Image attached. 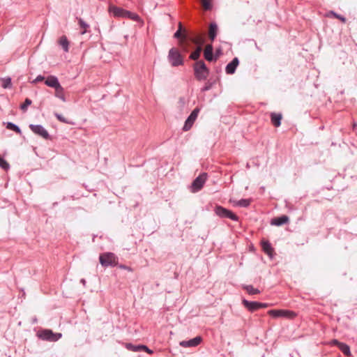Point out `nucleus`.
Here are the masks:
<instances>
[{
	"mask_svg": "<svg viewBox=\"0 0 357 357\" xmlns=\"http://www.w3.org/2000/svg\"><path fill=\"white\" fill-rule=\"evenodd\" d=\"M1 86L3 89H10L12 87L11 78L8 77L2 79Z\"/></svg>",
	"mask_w": 357,
	"mask_h": 357,
	"instance_id": "nucleus-27",
	"label": "nucleus"
},
{
	"mask_svg": "<svg viewBox=\"0 0 357 357\" xmlns=\"http://www.w3.org/2000/svg\"><path fill=\"white\" fill-rule=\"evenodd\" d=\"M289 218L287 215H283L275 218H273L271 221V224L275 226H282L284 224L288 223Z\"/></svg>",
	"mask_w": 357,
	"mask_h": 357,
	"instance_id": "nucleus-17",
	"label": "nucleus"
},
{
	"mask_svg": "<svg viewBox=\"0 0 357 357\" xmlns=\"http://www.w3.org/2000/svg\"><path fill=\"white\" fill-rule=\"evenodd\" d=\"M219 52H220V50H218V51L216 52V54H219Z\"/></svg>",
	"mask_w": 357,
	"mask_h": 357,
	"instance_id": "nucleus-43",
	"label": "nucleus"
},
{
	"mask_svg": "<svg viewBox=\"0 0 357 357\" xmlns=\"http://www.w3.org/2000/svg\"><path fill=\"white\" fill-rule=\"evenodd\" d=\"M193 69L195 77L198 81L206 79L209 75V69L202 60L196 61L193 66Z\"/></svg>",
	"mask_w": 357,
	"mask_h": 357,
	"instance_id": "nucleus-2",
	"label": "nucleus"
},
{
	"mask_svg": "<svg viewBox=\"0 0 357 357\" xmlns=\"http://www.w3.org/2000/svg\"><path fill=\"white\" fill-rule=\"evenodd\" d=\"M80 282H81L84 286H85V285H86V282L85 279L82 278V279H81V280H80Z\"/></svg>",
	"mask_w": 357,
	"mask_h": 357,
	"instance_id": "nucleus-41",
	"label": "nucleus"
},
{
	"mask_svg": "<svg viewBox=\"0 0 357 357\" xmlns=\"http://www.w3.org/2000/svg\"><path fill=\"white\" fill-rule=\"evenodd\" d=\"M218 25L215 22H211L209 25L208 36L211 41H213L217 36Z\"/></svg>",
	"mask_w": 357,
	"mask_h": 357,
	"instance_id": "nucleus-21",
	"label": "nucleus"
},
{
	"mask_svg": "<svg viewBox=\"0 0 357 357\" xmlns=\"http://www.w3.org/2000/svg\"><path fill=\"white\" fill-rule=\"evenodd\" d=\"M199 111L200 109L199 107H196L192 111V112L185 121L184 126L183 127V131H188L189 130L191 129L196 119L197 118Z\"/></svg>",
	"mask_w": 357,
	"mask_h": 357,
	"instance_id": "nucleus-9",
	"label": "nucleus"
},
{
	"mask_svg": "<svg viewBox=\"0 0 357 357\" xmlns=\"http://www.w3.org/2000/svg\"><path fill=\"white\" fill-rule=\"evenodd\" d=\"M251 203L250 199H241L235 203V205L239 207L246 208L250 206Z\"/></svg>",
	"mask_w": 357,
	"mask_h": 357,
	"instance_id": "nucleus-26",
	"label": "nucleus"
},
{
	"mask_svg": "<svg viewBox=\"0 0 357 357\" xmlns=\"http://www.w3.org/2000/svg\"><path fill=\"white\" fill-rule=\"evenodd\" d=\"M56 96L61 99L62 101L66 102V98L63 94V88L61 90L56 91Z\"/></svg>",
	"mask_w": 357,
	"mask_h": 357,
	"instance_id": "nucleus-35",
	"label": "nucleus"
},
{
	"mask_svg": "<svg viewBox=\"0 0 357 357\" xmlns=\"http://www.w3.org/2000/svg\"><path fill=\"white\" fill-rule=\"evenodd\" d=\"M109 13L115 17L128 18L137 22H143L141 17L137 13L115 6H109Z\"/></svg>",
	"mask_w": 357,
	"mask_h": 357,
	"instance_id": "nucleus-1",
	"label": "nucleus"
},
{
	"mask_svg": "<svg viewBox=\"0 0 357 357\" xmlns=\"http://www.w3.org/2000/svg\"><path fill=\"white\" fill-rule=\"evenodd\" d=\"M44 79H45V77H44V76H43V75H38V76L36 77V78L35 79H33V81H31V82L32 84H36V83H38V82H41V81L44 80Z\"/></svg>",
	"mask_w": 357,
	"mask_h": 357,
	"instance_id": "nucleus-37",
	"label": "nucleus"
},
{
	"mask_svg": "<svg viewBox=\"0 0 357 357\" xmlns=\"http://www.w3.org/2000/svg\"><path fill=\"white\" fill-rule=\"evenodd\" d=\"M268 314L273 318L284 317L291 319L296 317V312L288 310H271Z\"/></svg>",
	"mask_w": 357,
	"mask_h": 357,
	"instance_id": "nucleus-7",
	"label": "nucleus"
},
{
	"mask_svg": "<svg viewBox=\"0 0 357 357\" xmlns=\"http://www.w3.org/2000/svg\"><path fill=\"white\" fill-rule=\"evenodd\" d=\"M116 259V255L112 252H105L99 257L100 263L104 267L116 266L118 264Z\"/></svg>",
	"mask_w": 357,
	"mask_h": 357,
	"instance_id": "nucleus-6",
	"label": "nucleus"
},
{
	"mask_svg": "<svg viewBox=\"0 0 357 357\" xmlns=\"http://www.w3.org/2000/svg\"><path fill=\"white\" fill-rule=\"evenodd\" d=\"M202 341L201 336H196L195 337L189 340H183L179 342V345L182 347H195L198 346Z\"/></svg>",
	"mask_w": 357,
	"mask_h": 357,
	"instance_id": "nucleus-12",
	"label": "nucleus"
},
{
	"mask_svg": "<svg viewBox=\"0 0 357 357\" xmlns=\"http://www.w3.org/2000/svg\"><path fill=\"white\" fill-rule=\"evenodd\" d=\"M37 336L43 340L56 342L62 337V334L61 333H54L50 329H43L38 331Z\"/></svg>",
	"mask_w": 357,
	"mask_h": 357,
	"instance_id": "nucleus-4",
	"label": "nucleus"
},
{
	"mask_svg": "<svg viewBox=\"0 0 357 357\" xmlns=\"http://www.w3.org/2000/svg\"><path fill=\"white\" fill-rule=\"evenodd\" d=\"M29 128L34 134L42 137L43 139H50L49 132L42 125L30 124Z\"/></svg>",
	"mask_w": 357,
	"mask_h": 357,
	"instance_id": "nucleus-10",
	"label": "nucleus"
},
{
	"mask_svg": "<svg viewBox=\"0 0 357 357\" xmlns=\"http://www.w3.org/2000/svg\"><path fill=\"white\" fill-rule=\"evenodd\" d=\"M125 347L129 351L140 352L142 351V344L135 345L132 343H126Z\"/></svg>",
	"mask_w": 357,
	"mask_h": 357,
	"instance_id": "nucleus-25",
	"label": "nucleus"
},
{
	"mask_svg": "<svg viewBox=\"0 0 357 357\" xmlns=\"http://www.w3.org/2000/svg\"><path fill=\"white\" fill-rule=\"evenodd\" d=\"M3 124L6 126V128L8 130H13V131L15 132L17 134L22 135V130L17 125H16L12 122H6V123L4 122Z\"/></svg>",
	"mask_w": 357,
	"mask_h": 357,
	"instance_id": "nucleus-22",
	"label": "nucleus"
},
{
	"mask_svg": "<svg viewBox=\"0 0 357 357\" xmlns=\"http://www.w3.org/2000/svg\"><path fill=\"white\" fill-rule=\"evenodd\" d=\"M214 213L220 218H229L233 221H238L239 218L231 211L220 206L216 205L214 208Z\"/></svg>",
	"mask_w": 357,
	"mask_h": 357,
	"instance_id": "nucleus-5",
	"label": "nucleus"
},
{
	"mask_svg": "<svg viewBox=\"0 0 357 357\" xmlns=\"http://www.w3.org/2000/svg\"><path fill=\"white\" fill-rule=\"evenodd\" d=\"M55 117L61 122L65 123L67 124H72V122L65 118L62 114L59 113H54Z\"/></svg>",
	"mask_w": 357,
	"mask_h": 357,
	"instance_id": "nucleus-32",
	"label": "nucleus"
},
{
	"mask_svg": "<svg viewBox=\"0 0 357 357\" xmlns=\"http://www.w3.org/2000/svg\"><path fill=\"white\" fill-rule=\"evenodd\" d=\"M45 84L50 87L54 88L55 91L62 89V86H61L59 79L56 76H48L45 81Z\"/></svg>",
	"mask_w": 357,
	"mask_h": 357,
	"instance_id": "nucleus-13",
	"label": "nucleus"
},
{
	"mask_svg": "<svg viewBox=\"0 0 357 357\" xmlns=\"http://www.w3.org/2000/svg\"><path fill=\"white\" fill-rule=\"evenodd\" d=\"M268 306H269L268 303L259 302V305H258L259 309H260V308H266V307H267Z\"/></svg>",
	"mask_w": 357,
	"mask_h": 357,
	"instance_id": "nucleus-39",
	"label": "nucleus"
},
{
	"mask_svg": "<svg viewBox=\"0 0 357 357\" xmlns=\"http://www.w3.org/2000/svg\"><path fill=\"white\" fill-rule=\"evenodd\" d=\"M31 103H32L31 100L27 98L25 99L24 103L20 105V109L22 111L26 112L27 108H28V107L29 105H31Z\"/></svg>",
	"mask_w": 357,
	"mask_h": 357,
	"instance_id": "nucleus-33",
	"label": "nucleus"
},
{
	"mask_svg": "<svg viewBox=\"0 0 357 357\" xmlns=\"http://www.w3.org/2000/svg\"><path fill=\"white\" fill-rule=\"evenodd\" d=\"M242 303L251 312H253L259 310L258 301H249L246 299H243Z\"/></svg>",
	"mask_w": 357,
	"mask_h": 357,
	"instance_id": "nucleus-18",
	"label": "nucleus"
},
{
	"mask_svg": "<svg viewBox=\"0 0 357 357\" xmlns=\"http://www.w3.org/2000/svg\"><path fill=\"white\" fill-rule=\"evenodd\" d=\"M195 43L198 45H199L198 46V47L195 50L193 51L190 55V59H192V60H194V61H199L198 59L199 58L200 56V54H201V52H202V47H201V45L203 44L204 43V38H203V36L202 34H197L195 38Z\"/></svg>",
	"mask_w": 357,
	"mask_h": 357,
	"instance_id": "nucleus-11",
	"label": "nucleus"
},
{
	"mask_svg": "<svg viewBox=\"0 0 357 357\" xmlns=\"http://www.w3.org/2000/svg\"><path fill=\"white\" fill-rule=\"evenodd\" d=\"M215 84V81H211V80H208L207 81L206 83H205V85L202 88L201 91L202 92H205V91H209L210 89H212V87L213 86V85Z\"/></svg>",
	"mask_w": 357,
	"mask_h": 357,
	"instance_id": "nucleus-30",
	"label": "nucleus"
},
{
	"mask_svg": "<svg viewBox=\"0 0 357 357\" xmlns=\"http://www.w3.org/2000/svg\"><path fill=\"white\" fill-rule=\"evenodd\" d=\"M167 59L172 66L177 67L183 65L184 61L182 55L177 48L172 47L169 50Z\"/></svg>",
	"mask_w": 357,
	"mask_h": 357,
	"instance_id": "nucleus-3",
	"label": "nucleus"
},
{
	"mask_svg": "<svg viewBox=\"0 0 357 357\" xmlns=\"http://www.w3.org/2000/svg\"><path fill=\"white\" fill-rule=\"evenodd\" d=\"M332 342L334 345H336L344 355H351L350 348L348 344L343 342H340L337 340H333Z\"/></svg>",
	"mask_w": 357,
	"mask_h": 357,
	"instance_id": "nucleus-15",
	"label": "nucleus"
},
{
	"mask_svg": "<svg viewBox=\"0 0 357 357\" xmlns=\"http://www.w3.org/2000/svg\"><path fill=\"white\" fill-rule=\"evenodd\" d=\"M207 178V174L204 172L199 174L194 179L191 185V191L197 192L199 191L204 186Z\"/></svg>",
	"mask_w": 357,
	"mask_h": 357,
	"instance_id": "nucleus-8",
	"label": "nucleus"
},
{
	"mask_svg": "<svg viewBox=\"0 0 357 357\" xmlns=\"http://www.w3.org/2000/svg\"><path fill=\"white\" fill-rule=\"evenodd\" d=\"M204 56L208 61H213L217 59V56H213V47L212 45H208L204 52Z\"/></svg>",
	"mask_w": 357,
	"mask_h": 357,
	"instance_id": "nucleus-19",
	"label": "nucleus"
},
{
	"mask_svg": "<svg viewBox=\"0 0 357 357\" xmlns=\"http://www.w3.org/2000/svg\"><path fill=\"white\" fill-rule=\"evenodd\" d=\"M239 64V60L237 57H234L225 67L226 73L232 75L236 72V68Z\"/></svg>",
	"mask_w": 357,
	"mask_h": 357,
	"instance_id": "nucleus-14",
	"label": "nucleus"
},
{
	"mask_svg": "<svg viewBox=\"0 0 357 357\" xmlns=\"http://www.w3.org/2000/svg\"><path fill=\"white\" fill-rule=\"evenodd\" d=\"M328 16H333V17L340 20L342 22L346 23L347 18L340 14H337L333 10H331L328 13Z\"/></svg>",
	"mask_w": 357,
	"mask_h": 357,
	"instance_id": "nucleus-28",
	"label": "nucleus"
},
{
	"mask_svg": "<svg viewBox=\"0 0 357 357\" xmlns=\"http://www.w3.org/2000/svg\"><path fill=\"white\" fill-rule=\"evenodd\" d=\"M282 119V114L275 112L271 113V121L274 126L279 127L281 125Z\"/></svg>",
	"mask_w": 357,
	"mask_h": 357,
	"instance_id": "nucleus-20",
	"label": "nucleus"
},
{
	"mask_svg": "<svg viewBox=\"0 0 357 357\" xmlns=\"http://www.w3.org/2000/svg\"><path fill=\"white\" fill-rule=\"evenodd\" d=\"M36 321H37V319H36V318H35V319H33V323H35V322H36Z\"/></svg>",
	"mask_w": 357,
	"mask_h": 357,
	"instance_id": "nucleus-42",
	"label": "nucleus"
},
{
	"mask_svg": "<svg viewBox=\"0 0 357 357\" xmlns=\"http://www.w3.org/2000/svg\"><path fill=\"white\" fill-rule=\"evenodd\" d=\"M142 351L146 352L149 354H151L153 353V351L151 349H150L148 347H146V345H144V344H142Z\"/></svg>",
	"mask_w": 357,
	"mask_h": 357,
	"instance_id": "nucleus-38",
	"label": "nucleus"
},
{
	"mask_svg": "<svg viewBox=\"0 0 357 357\" xmlns=\"http://www.w3.org/2000/svg\"><path fill=\"white\" fill-rule=\"evenodd\" d=\"M59 44L62 47L64 52H68L69 50V42L66 36H62L59 38Z\"/></svg>",
	"mask_w": 357,
	"mask_h": 357,
	"instance_id": "nucleus-23",
	"label": "nucleus"
},
{
	"mask_svg": "<svg viewBox=\"0 0 357 357\" xmlns=\"http://www.w3.org/2000/svg\"><path fill=\"white\" fill-rule=\"evenodd\" d=\"M181 31H182V24L180 22L178 24V29L174 33V37L175 38H179L181 36Z\"/></svg>",
	"mask_w": 357,
	"mask_h": 357,
	"instance_id": "nucleus-36",
	"label": "nucleus"
},
{
	"mask_svg": "<svg viewBox=\"0 0 357 357\" xmlns=\"http://www.w3.org/2000/svg\"><path fill=\"white\" fill-rule=\"evenodd\" d=\"M262 250L271 258L273 257L274 250L268 241L261 242Z\"/></svg>",
	"mask_w": 357,
	"mask_h": 357,
	"instance_id": "nucleus-16",
	"label": "nucleus"
},
{
	"mask_svg": "<svg viewBox=\"0 0 357 357\" xmlns=\"http://www.w3.org/2000/svg\"><path fill=\"white\" fill-rule=\"evenodd\" d=\"M243 289L250 295H255L261 292L258 289L254 288L252 285H243Z\"/></svg>",
	"mask_w": 357,
	"mask_h": 357,
	"instance_id": "nucleus-24",
	"label": "nucleus"
},
{
	"mask_svg": "<svg viewBox=\"0 0 357 357\" xmlns=\"http://www.w3.org/2000/svg\"><path fill=\"white\" fill-rule=\"evenodd\" d=\"M119 267L121 269L128 270V271H132V268L128 266L120 264Z\"/></svg>",
	"mask_w": 357,
	"mask_h": 357,
	"instance_id": "nucleus-40",
	"label": "nucleus"
},
{
	"mask_svg": "<svg viewBox=\"0 0 357 357\" xmlns=\"http://www.w3.org/2000/svg\"><path fill=\"white\" fill-rule=\"evenodd\" d=\"M201 3L206 10H210L212 8L211 0H201Z\"/></svg>",
	"mask_w": 357,
	"mask_h": 357,
	"instance_id": "nucleus-31",
	"label": "nucleus"
},
{
	"mask_svg": "<svg viewBox=\"0 0 357 357\" xmlns=\"http://www.w3.org/2000/svg\"><path fill=\"white\" fill-rule=\"evenodd\" d=\"M78 20V24L79 26L84 29L83 31H82V34H84L86 32V29L89 28V25L84 21L82 18H77Z\"/></svg>",
	"mask_w": 357,
	"mask_h": 357,
	"instance_id": "nucleus-29",
	"label": "nucleus"
},
{
	"mask_svg": "<svg viewBox=\"0 0 357 357\" xmlns=\"http://www.w3.org/2000/svg\"><path fill=\"white\" fill-rule=\"evenodd\" d=\"M0 167L4 169L8 170L10 169L9 163L2 157L0 156Z\"/></svg>",
	"mask_w": 357,
	"mask_h": 357,
	"instance_id": "nucleus-34",
	"label": "nucleus"
}]
</instances>
